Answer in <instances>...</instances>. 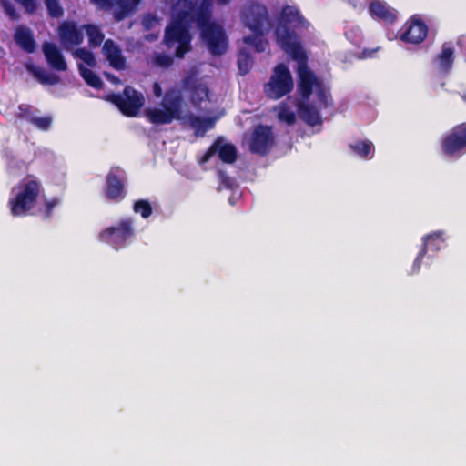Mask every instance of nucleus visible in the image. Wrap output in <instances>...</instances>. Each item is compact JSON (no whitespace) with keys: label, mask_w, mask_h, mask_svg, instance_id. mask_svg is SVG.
<instances>
[{"label":"nucleus","mask_w":466,"mask_h":466,"mask_svg":"<svg viewBox=\"0 0 466 466\" xmlns=\"http://www.w3.org/2000/svg\"><path fill=\"white\" fill-rule=\"evenodd\" d=\"M276 39L279 46L295 61L298 62L299 81L298 92L302 100L308 102L313 89L319 86L322 81L308 66V56L299 41H293L292 35L287 27H279L275 31Z\"/></svg>","instance_id":"1"},{"label":"nucleus","mask_w":466,"mask_h":466,"mask_svg":"<svg viewBox=\"0 0 466 466\" xmlns=\"http://www.w3.org/2000/svg\"><path fill=\"white\" fill-rule=\"evenodd\" d=\"M240 19L252 34L265 35L271 25L268 7L255 1L248 2L240 11Z\"/></svg>","instance_id":"2"},{"label":"nucleus","mask_w":466,"mask_h":466,"mask_svg":"<svg viewBox=\"0 0 466 466\" xmlns=\"http://www.w3.org/2000/svg\"><path fill=\"white\" fill-rule=\"evenodd\" d=\"M134 221L131 218H122L115 225L99 233V240L118 250L126 248L135 237Z\"/></svg>","instance_id":"3"},{"label":"nucleus","mask_w":466,"mask_h":466,"mask_svg":"<svg viewBox=\"0 0 466 466\" xmlns=\"http://www.w3.org/2000/svg\"><path fill=\"white\" fill-rule=\"evenodd\" d=\"M294 86L291 73L285 64H278L272 72L269 81L264 86L267 97L278 100L289 94Z\"/></svg>","instance_id":"4"},{"label":"nucleus","mask_w":466,"mask_h":466,"mask_svg":"<svg viewBox=\"0 0 466 466\" xmlns=\"http://www.w3.org/2000/svg\"><path fill=\"white\" fill-rule=\"evenodd\" d=\"M106 100L115 105L124 116L129 117L137 116L145 103L142 93L130 86H127L122 93L107 95Z\"/></svg>","instance_id":"5"},{"label":"nucleus","mask_w":466,"mask_h":466,"mask_svg":"<svg viewBox=\"0 0 466 466\" xmlns=\"http://www.w3.org/2000/svg\"><path fill=\"white\" fill-rule=\"evenodd\" d=\"M191 35L189 27L185 25L177 24L173 21L166 27L164 35V43L167 48H172L177 45L175 56L178 58L184 56L191 49Z\"/></svg>","instance_id":"6"},{"label":"nucleus","mask_w":466,"mask_h":466,"mask_svg":"<svg viewBox=\"0 0 466 466\" xmlns=\"http://www.w3.org/2000/svg\"><path fill=\"white\" fill-rule=\"evenodd\" d=\"M199 28L201 36L213 56H221L227 51L228 41L225 32L220 25L212 23L199 26Z\"/></svg>","instance_id":"7"},{"label":"nucleus","mask_w":466,"mask_h":466,"mask_svg":"<svg viewBox=\"0 0 466 466\" xmlns=\"http://www.w3.org/2000/svg\"><path fill=\"white\" fill-rule=\"evenodd\" d=\"M275 144L272 127L265 125H258L253 130L249 141V150L259 156H266Z\"/></svg>","instance_id":"8"},{"label":"nucleus","mask_w":466,"mask_h":466,"mask_svg":"<svg viewBox=\"0 0 466 466\" xmlns=\"http://www.w3.org/2000/svg\"><path fill=\"white\" fill-rule=\"evenodd\" d=\"M441 149L449 157L466 150V123L455 126L443 136Z\"/></svg>","instance_id":"9"},{"label":"nucleus","mask_w":466,"mask_h":466,"mask_svg":"<svg viewBox=\"0 0 466 466\" xmlns=\"http://www.w3.org/2000/svg\"><path fill=\"white\" fill-rule=\"evenodd\" d=\"M428 26L417 15L410 16L403 25L400 39L407 44H420L428 35Z\"/></svg>","instance_id":"10"},{"label":"nucleus","mask_w":466,"mask_h":466,"mask_svg":"<svg viewBox=\"0 0 466 466\" xmlns=\"http://www.w3.org/2000/svg\"><path fill=\"white\" fill-rule=\"evenodd\" d=\"M91 2L104 10H111L116 6L114 18L119 22L130 16L141 0H91Z\"/></svg>","instance_id":"11"},{"label":"nucleus","mask_w":466,"mask_h":466,"mask_svg":"<svg viewBox=\"0 0 466 466\" xmlns=\"http://www.w3.org/2000/svg\"><path fill=\"white\" fill-rule=\"evenodd\" d=\"M12 192L15 198L9 204H35L40 194V184L35 179H23Z\"/></svg>","instance_id":"12"},{"label":"nucleus","mask_w":466,"mask_h":466,"mask_svg":"<svg viewBox=\"0 0 466 466\" xmlns=\"http://www.w3.org/2000/svg\"><path fill=\"white\" fill-rule=\"evenodd\" d=\"M444 235V231L437 230L423 237L421 248L413 261V273H417L420 271L422 259L425 257L429 248L435 252L439 251L441 248L445 241Z\"/></svg>","instance_id":"13"},{"label":"nucleus","mask_w":466,"mask_h":466,"mask_svg":"<svg viewBox=\"0 0 466 466\" xmlns=\"http://www.w3.org/2000/svg\"><path fill=\"white\" fill-rule=\"evenodd\" d=\"M105 194L109 200L120 201L126 195L125 179L118 169H111L106 177Z\"/></svg>","instance_id":"14"},{"label":"nucleus","mask_w":466,"mask_h":466,"mask_svg":"<svg viewBox=\"0 0 466 466\" xmlns=\"http://www.w3.org/2000/svg\"><path fill=\"white\" fill-rule=\"evenodd\" d=\"M57 34L65 47L79 46L84 39L82 31L73 21H63L57 28Z\"/></svg>","instance_id":"15"},{"label":"nucleus","mask_w":466,"mask_h":466,"mask_svg":"<svg viewBox=\"0 0 466 466\" xmlns=\"http://www.w3.org/2000/svg\"><path fill=\"white\" fill-rule=\"evenodd\" d=\"M171 21L189 27L192 22H197L196 3L192 0H178L174 6Z\"/></svg>","instance_id":"16"},{"label":"nucleus","mask_w":466,"mask_h":466,"mask_svg":"<svg viewBox=\"0 0 466 466\" xmlns=\"http://www.w3.org/2000/svg\"><path fill=\"white\" fill-rule=\"evenodd\" d=\"M369 13L373 19L392 25L397 20V11L381 0H372L369 4Z\"/></svg>","instance_id":"17"},{"label":"nucleus","mask_w":466,"mask_h":466,"mask_svg":"<svg viewBox=\"0 0 466 466\" xmlns=\"http://www.w3.org/2000/svg\"><path fill=\"white\" fill-rule=\"evenodd\" d=\"M182 86L190 91V101L195 107L199 108L201 103L208 97V88L197 80L192 76H187L182 80Z\"/></svg>","instance_id":"18"},{"label":"nucleus","mask_w":466,"mask_h":466,"mask_svg":"<svg viewBox=\"0 0 466 466\" xmlns=\"http://www.w3.org/2000/svg\"><path fill=\"white\" fill-rule=\"evenodd\" d=\"M184 98L177 89L167 90L161 101V106L177 120L181 119Z\"/></svg>","instance_id":"19"},{"label":"nucleus","mask_w":466,"mask_h":466,"mask_svg":"<svg viewBox=\"0 0 466 466\" xmlns=\"http://www.w3.org/2000/svg\"><path fill=\"white\" fill-rule=\"evenodd\" d=\"M102 53L113 68L122 70L126 67V58L123 56L120 47L114 40L106 39L104 41Z\"/></svg>","instance_id":"20"},{"label":"nucleus","mask_w":466,"mask_h":466,"mask_svg":"<svg viewBox=\"0 0 466 466\" xmlns=\"http://www.w3.org/2000/svg\"><path fill=\"white\" fill-rule=\"evenodd\" d=\"M43 53L49 66L57 71H66L67 65L65 57L56 44L46 42L43 44Z\"/></svg>","instance_id":"21"},{"label":"nucleus","mask_w":466,"mask_h":466,"mask_svg":"<svg viewBox=\"0 0 466 466\" xmlns=\"http://www.w3.org/2000/svg\"><path fill=\"white\" fill-rule=\"evenodd\" d=\"M303 16L300 15L299 11L290 5H285L280 13V22L276 30L279 27H287L289 34L292 35L293 41H298L295 34L291 32L289 28V25H299L303 23Z\"/></svg>","instance_id":"22"},{"label":"nucleus","mask_w":466,"mask_h":466,"mask_svg":"<svg viewBox=\"0 0 466 466\" xmlns=\"http://www.w3.org/2000/svg\"><path fill=\"white\" fill-rule=\"evenodd\" d=\"M454 58V49L451 43L445 42L441 46L440 54L434 57L433 62L438 66L441 72L448 73L452 68Z\"/></svg>","instance_id":"23"},{"label":"nucleus","mask_w":466,"mask_h":466,"mask_svg":"<svg viewBox=\"0 0 466 466\" xmlns=\"http://www.w3.org/2000/svg\"><path fill=\"white\" fill-rule=\"evenodd\" d=\"M297 107L300 118L309 126L315 127L322 123L320 113L315 106L302 100Z\"/></svg>","instance_id":"24"},{"label":"nucleus","mask_w":466,"mask_h":466,"mask_svg":"<svg viewBox=\"0 0 466 466\" xmlns=\"http://www.w3.org/2000/svg\"><path fill=\"white\" fill-rule=\"evenodd\" d=\"M14 38L15 43L26 53L35 51V40L32 31L27 27H19L16 29Z\"/></svg>","instance_id":"25"},{"label":"nucleus","mask_w":466,"mask_h":466,"mask_svg":"<svg viewBox=\"0 0 466 466\" xmlns=\"http://www.w3.org/2000/svg\"><path fill=\"white\" fill-rule=\"evenodd\" d=\"M188 124L194 129L196 137H204L208 130L214 127L215 119L201 117L193 114L187 116Z\"/></svg>","instance_id":"26"},{"label":"nucleus","mask_w":466,"mask_h":466,"mask_svg":"<svg viewBox=\"0 0 466 466\" xmlns=\"http://www.w3.org/2000/svg\"><path fill=\"white\" fill-rule=\"evenodd\" d=\"M213 1L214 0H202L199 5H196V15L198 27L212 24L210 22V18L212 14Z\"/></svg>","instance_id":"27"},{"label":"nucleus","mask_w":466,"mask_h":466,"mask_svg":"<svg viewBox=\"0 0 466 466\" xmlns=\"http://www.w3.org/2000/svg\"><path fill=\"white\" fill-rule=\"evenodd\" d=\"M351 152L361 158H371L374 155V145L370 140H358L350 144Z\"/></svg>","instance_id":"28"},{"label":"nucleus","mask_w":466,"mask_h":466,"mask_svg":"<svg viewBox=\"0 0 466 466\" xmlns=\"http://www.w3.org/2000/svg\"><path fill=\"white\" fill-rule=\"evenodd\" d=\"M145 114L147 119L155 125L170 124L174 119H176L165 108H149L146 110Z\"/></svg>","instance_id":"29"},{"label":"nucleus","mask_w":466,"mask_h":466,"mask_svg":"<svg viewBox=\"0 0 466 466\" xmlns=\"http://www.w3.org/2000/svg\"><path fill=\"white\" fill-rule=\"evenodd\" d=\"M218 146V155L219 159L226 164H232L237 159V149L233 144L227 143L222 144V139L220 137Z\"/></svg>","instance_id":"30"},{"label":"nucleus","mask_w":466,"mask_h":466,"mask_svg":"<svg viewBox=\"0 0 466 466\" xmlns=\"http://www.w3.org/2000/svg\"><path fill=\"white\" fill-rule=\"evenodd\" d=\"M317 103L319 109H326L333 106V100L329 89L323 81L316 88Z\"/></svg>","instance_id":"31"},{"label":"nucleus","mask_w":466,"mask_h":466,"mask_svg":"<svg viewBox=\"0 0 466 466\" xmlns=\"http://www.w3.org/2000/svg\"><path fill=\"white\" fill-rule=\"evenodd\" d=\"M78 68L81 76L89 86L96 89H102L103 81L94 71L85 67L83 65H79Z\"/></svg>","instance_id":"32"},{"label":"nucleus","mask_w":466,"mask_h":466,"mask_svg":"<svg viewBox=\"0 0 466 466\" xmlns=\"http://www.w3.org/2000/svg\"><path fill=\"white\" fill-rule=\"evenodd\" d=\"M84 28L86 29L91 47H97L103 43L105 35L96 25H85Z\"/></svg>","instance_id":"33"},{"label":"nucleus","mask_w":466,"mask_h":466,"mask_svg":"<svg viewBox=\"0 0 466 466\" xmlns=\"http://www.w3.org/2000/svg\"><path fill=\"white\" fill-rule=\"evenodd\" d=\"M253 66V58L246 49H240L238 55V66L240 75H247Z\"/></svg>","instance_id":"34"},{"label":"nucleus","mask_w":466,"mask_h":466,"mask_svg":"<svg viewBox=\"0 0 466 466\" xmlns=\"http://www.w3.org/2000/svg\"><path fill=\"white\" fill-rule=\"evenodd\" d=\"M44 4L49 17L59 19L64 16L65 11L59 0H44Z\"/></svg>","instance_id":"35"},{"label":"nucleus","mask_w":466,"mask_h":466,"mask_svg":"<svg viewBox=\"0 0 466 466\" xmlns=\"http://www.w3.org/2000/svg\"><path fill=\"white\" fill-rule=\"evenodd\" d=\"M264 35H246L243 37V42L246 45L251 46L254 47L256 52L261 53L265 51L266 45L268 42L263 39Z\"/></svg>","instance_id":"36"},{"label":"nucleus","mask_w":466,"mask_h":466,"mask_svg":"<svg viewBox=\"0 0 466 466\" xmlns=\"http://www.w3.org/2000/svg\"><path fill=\"white\" fill-rule=\"evenodd\" d=\"M33 73L37 80L44 85H56L59 81L58 76L54 74L47 73L42 69L35 68Z\"/></svg>","instance_id":"37"},{"label":"nucleus","mask_w":466,"mask_h":466,"mask_svg":"<svg viewBox=\"0 0 466 466\" xmlns=\"http://www.w3.org/2000/svg\"><path fill=\"white\" fill-rule=\"evenodd\" d=\"M52 121L53 119L51 116H37L35 115L32 118L30 124L35 127L37 129L46 131L51 127Z\"/></svg>","instance_id":"38"},{"label":"nucleus","mask_w":466,"mask_h":466,"mask_svg":"<svg viewBox=\"0 0 466 466\" xmlns=\"http://www.w3.org/2000/svg\"><path fill=\"white\" fill-rule=\"evenodd\" d=\"M24 9L27 15H35L39 8L40 3L38 0H15Z\"/></svg>","instance_id":"39"},{"label":"nucleus","mask_w":466,"mask_h":466,"mask_svg":"<svg viewBox=\"0 0 466 466\" xmlns=\"http://www.w3.org/2000/svg\"><path fill=\"white\" fill-rule=\"evenodd\" d=\"M76 55L82 61H84L88 66L94 67L96 65V60L94 54L85 48H78L76 51Z\"/></svg>","instance_id":"40"},{"label":"nucleus","mask_w":466,"mask_h":466,"mask_svg":"<svg viewBox=\"0 0 466 466\" xmlns=\"http://www.w3.org/2000/svg\"><path fill=\"white\" fill-rule=\"evenodd\" d=\"M35 116V111L31 106L22 104L18 106L17 117L19 119H25L28 123H31L32 118Z\"/></svg>","instance_id":"41"},{"label":"nucleus","mask_w":466,"mask_h":466,"mask_svg":"<svg viewBox=\"0 0 466 466\" xmlns=\"http://www.w3.org/2000/svg\"><path fill=\"white\" fill-rule=\"evenodd\" d=\"M2 6L5 15L13 21L18 20L20 15L15 9V6L9 0L2 1Z\"/></svg>","instance_id":"42"},{"label":"nucleus","mask_w":466,"mask_h":466,"mask_svg":"<svg viewBox=\"0 0 466 466\" xmlns=\"http://www.w3.org/2000/svg\"><path fill=\"white\" fill-rule=\"evenodd\" d=\"M36 206H11V213L13 216H29L34 215L33 209Z\"/></svg>","instance_id":"43"},{"label":"nucleus","mask_w":466,"mask_h":466,"mask_svg":"<svg viewBox=\"0 0 466 466\" xmlns=\"http://www.w3.org/2000/svg\"><path fill=\"white\" fill-rule=\"evenodd\" d=\"M278 116L280 120L285 121L289 125H292L296 121L295 113L286 107H282L279 110Z\"/></svg>","instance_id":"44"},{"label":"nucleus","mask_w":466,"mask_h":466,"mask_svg":"<svg viewBox=\"0 0 466 466\" xmlns=\"http://www.w3.org/2000/svg\"><path fill=\"white\" fill-rule=\"evenodd\" d=\"M219 138H217L214 143L208 148L199 159L200 164H205L210 160V158L217 154Z\"/></svg>","instance_id":"45"},{"label":"nucleus","mask_w":466,"mask_h":466,"mask_svg":"<svg viewBox=\"0 0 466 466\" xmlns=\"http://www.w3.org/2000/svg\"><path fill=\"white\" fill-rule=\"evenodd\" d=\"M136 213H140L143 218H148L152 214V206H133Z\"/></svg>","instance_id":"46"},{"label":"nucleus","mask_w":466,"mask_h":466,"mask_svg":"<svg viewBox=\"0 0 466 466\" xmlns=\"http://www.w3.org/2000/svg\"><path fill=\"white\" fill-rule=\"evenodd\" d=\"M156 62L158 66H169L172 65L173 59L167 55H159L157 57Z\"/></svg>","instance_id":"47"},{"label":"nucleus","mask_w":466,"mask_h":466,"mask_svg":"<svg viewBox=\"0 0 466 466\" xmlns=\"http://www.w3.org/2000/svg\"><path fill=\"white\" fill-rule=\"evenodd\" d=\"M457 46L462 51L466 60V35H461L457 40Z\"/></svg>","instance_id":"48"},{"label":"nucleus","mask_w":466,"mask_h":466,"mask_svg":"<svg viewBox=\"0 0 466 466\" xmlns=\"http://www.w3.org/2000/svg\"><path fill=\"white\" fill-rule=\"evenodd\" d=\"M155 94L158 96L161 95V88L157 84L155 85Z\"/></svg>","instance_id":"49"},{"label":"nucleus","mask_w":466,"mask_h":466,"mask_svg":"<svg viewBox=\"0 0 466 466\" xmlns=\"http://www.w3.org/2000/svg\"><path fill=\"white\" fill-rule=\"evenodd\" d=\"M134 204L142 205V204H150V203L148 202V200L139 199V200L135 201Z\"/></svg>","instance_id":"50"},{"label":"nucleus","mask_w":466,"mask_h":466,"mask_svg":"<svg viewBox=\"0 0 466 466\" xmlns=\"http://www.w3.org/2000/svg\"><path fill=\"white\" fill-rule=\"evenodd\" d=\"M147 20H156V18L153 15H147L145 17V24H147ZM146 26L148 27L147 25H146Z\"/></svg>","instance_id":"51"},{"label":"nucleus","mask_w":466,"mask_h":466,"mask_svg":"<svg viewBox=\"0 0 466 466\" xmlns=\"http://www.w3.org/2000/svg\"><path fill=\"white\" fill-rule=\"evenodd\" d=\"M217 1H218V4L222 5H228L230 2V0H217Z\"/></svg>","instance_id":"52"},{"label":"nucleus","mask_w":466,"mask_h":466,"mask_svg":"<svg viewBox=\"0 0 466 466\" xmlns=\"http://www.w3.org/2000/svg\"><path fill=\"white\" fill-rule=\"evenodd\" d=\"M46 207L47 208V211L50 212L55 206L50 205V206H46Z\"/></svg>","instance_id":"53"},{"label":"nucleus","mask_w":466,"mask_h":466,"mask_svg":"<svg viewBox=\"0 0 466 466\" xmlns=\"http://www.w3.org/2000/svg\"><path fill=\"white\" fill-rule=\"evenodd\" d=\"M105 75H106V76L108 79H110L111 75H110L109 73H106Z\"/></svg>","instance_id":"54"},{"label":"nucleus","mask_w":466,"mask_h":466,"mask_svg":"<svg viewBox=\"0 0 466 466\" xmlns=\"http://www.w3.org/2000/svg\"><path fill=\"white\" fill-rule=\"evenodd\" d=\"M48 204L53 205V204H56V203L54 201H52V202H49Z\"/></svg>","instance_id":"55"}]
</instances>
